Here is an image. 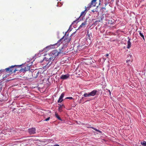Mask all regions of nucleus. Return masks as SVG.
<instances>
[{
	"mask_svg": "<svg viewBox=\"0 0 146 146\" xmlns=\"http://www.w3.org/2000/svg\"><path fill=\"white\" fill-rule=\"evenodd\" d=\"M21 66V65L12 66L9 68H6L5 70L6 72H9V73L11 72L12 73V72H15L16 71L19 70L18 69H17L16 68H15V67H19Z\"/></svg>",
	"mask_w": 146,
	"mask_h": 146,
	"instance_id": "f257e3e1",
	"label": "nucleus"
},
{
	"mask_svg": "<svg viewBox=\"0 0 146 146\" xmlns=\"http://www.w3.org/2000/svg\"><path fill=\"white\" fill-rule=\"evenodd\" d=\"M54 59H53V57H50L49 55H46V57H45L44 59V61H48V62L46 63V66L48 67L51 64L52 62H51V60H54Z\"/></svg>",
	"mask_w": 146,
	"mask_h": 146,
	"instance_id": "f03ea898",
	"label": "nucleus"
},
{
	"mask_svg": "<svg viewBox=\"0 0 146 146\" xmlns=\"http://www.w3.org/2000/svg\"><path fill=\"white\" fill-rule=\"evenodd\" d=\"M63 38H62L61 39L59 40L56 43L53 44V45H50L46 47V48L47 49H50L51 48H55L56 46L57 47L59 46L60 44V42H61V40Z\"/></svg>",
	"mask_w": 146,
	"mask_h": 146,
	"instance_id": "7ed1b4c3",
	"label": "nucleus"
},
{
	"mask_svg": "<svg viewBox=\"0 0 146 146\" xmlns=\"http://www.w3.org/2000/svg\"><path fill=\"white\" fill-rule=\"evenodd\" d=\"M59 52L56 50H53L51 52V54L52 56V57H55L56 56H58V53Z\"/></svg>",
	"mask_w": 146,
	"mask_h": 146,
	"instance_id": "20e7f679",
	"label": "nucleus"
},
{
	"mask_svg": "<svg viewBox=\"0 0 146 146\" xmlns=\"http://www.w3.org/2000/svg\"><path fill=\"white\" fill-rule=\"evenodd\" d=\"M65 35H66V34H65ZM62 38V39L61 40V42H60V44L62 42V41L63 39H64V41L66 40H67V42H69L70 41L71 38H68L69 36H68V34L67 35H66V36H63L62 38Z\"/></svg>",
	"mask_w": 146,
	"mask_h": 146,
	"instance_id": "39448f33",
	"label": "nucleus"
},
{
	"mask_svg": "<svg viewBox=\"0 0 146 146\" xmlns=\"http://www.w3.org/2000/svg\"><path fill=\"white\" fill-rule=\"evenodd\" d=\"M28 132L30 135L34 134L36 133V129L35 128H32L28 129Z\"/></svg>",
	"mask_w": 146,
	"mask_h": 146,
	"instance_id": "423d86ee",
	"label": "nucleus"
},
{
	"mask_svg": "<svg viewBox=\"0 0 146 146\" xmlns=\"http://www.w3.org/2000/svg\"><path fill=\"white\" fill-rule=\"evenodd\" d=\"M30 69V67L28 65H26L25 66V68H22L19 70L21 71L26 72V71H28Z\"/></svg>",
	"mask_w": 146,
	"mask_h": 146,
	"instance_id": "0eeeda50",
	"label": "nucleus"
},
{
	"mask_svg": "<svg viewBox=\"0 0 146 146\" xmlns=\"http://www.w3.org/2000/svg\"><path fill=\"white\" fill-rule=\"evenodd\" d=\"M39 74V71L35 70L32 73L33 76L35 78H36L38 76Z\"/></svg>",
	"mask_w": 146,
	"mask_h": 146,
	"instance_id": "6e6552de",
	"label": "nucleus"
},
{
	"mask_svg": "<svg viewBox=\"0 0 146 146\" xmlns=\"http://www.w3.org/2000/svg\"><path fill=\"white\" fill-rule=\"evenodd\" d=\"M70 77V75L68 74L66 75H62L60 77V79L63 80L67 79Z\"/></svg>",
	"mask_w": 146,
	"mask_h": 146,
	"instance_id": "1a4fd4ad",
	"label": "nucleus"
},
{
	"mask_svg": "<svg viewBox=\"0 0 146 146\" xmlns=\"http://www.w3.org/2000/svg\"><path fill=\"white\" fill-rule=\"evenodd\" d=\"M64 93H62L61 96H60L59 99L58 101V103H61L63 100V98L64 97Z\"/></svg>",
	"mask_w": 146,
	"mask_h": 146,
	"instance_id": "9d476101",
	"label": "nucleus"
},
{
	"mask_svg": "<svg viewBox=\"0 0 146 146\" xmlns=\"http://www.w3.org/2000/svg\"><path fill=\"white\" fill-rule=\"evenodd\" d=\"M97 91L96 90H94L91 92H90V96H94L97 93Z\"/></svg>",
	"mask_w": 146,
	"mask_h": 146,
	"instance_id": "9b49d317",
	"label": "nucleus"
},
{
	"mask_svg": "<svg viewBox=\"0 0 146 146\" xmlns=\"http://www.w3.org/2000/svg\"><path fill=\"white\" fill-rule=\"evenodd\" d=\"M86 25V22L85 21L82 23L81 25L80 26L78 29H81V28H84L85 27V25Z\"/></svg>",
	"mask_w": 146,
	"mask_h": 146,
	"instance_id": "f8f14e48",
	"label": "nucleus"
},
{
	"mask_svg": "<svg viewBox=\"0 0 146 146\" xmlns=\"http://www.w3.org/2000/svg\"><path fill=\"white\" fill-rule=\"evenodd\" d=\"M128 40L127 42V48L128 49L129 48H130L131 46V42H130V38H129L128 37Z\"/></svg>",
	"mask_w": 146,
	"mask_h": 146,
	"instance_id": "ddd939ff",
	"label": "nucleus"
},
{
	"mask_svg": "<svg viewBox=\"0 0 146 146\" xmlns=\"http://www.w3.org/2000/svg\"><path fill=\"white\" fill-rule=\"evenodd\" d=\"M55 117L59 120L61 121L62 119L59 116L58 114L56 113H55Z\"/></svg>",
	"mask_w": 146,
	"mask_h": 146,
	"instance_id": "4468645a",
	"label": "nucleus"
},
{
	"mask_svg": "<svg viewBox=\"0 0 146 146\" xmlns=\"http://www.w3.org/2000/svg\"><path fill=\"white\" fill-rule=\"evenodd\" d=\"M127 56H128V57H127V60H126V62L127 63L130 61V58H129V57H130V58H131L132 56L131 55H129V56L128 55Z\"/></svg>",
	"mask_w": 146,
	"mask_h": 146,
	"instance_id": "2eb2a0df",
	"label": "nucleus"
},
{
	"mask_svg": "<svg viewBox=\"0 0 146 146\" xmlns=\"http://www.w3.org/2000/svg\"><path fill=\"white\" fill-rule=\"evenodd\" d=\"M91 127V128H92V129H94V130H95V131H97L98 132H99L100 133H102V132L101 131H100V130H98V129H96V128H94V127Z\"/></svg>",
	"mask_w": 146,
	"mask_h": 146,
	"instance_id": "dca6fc26",
	"label": "nucleus"
},
{
	"mask_svg": "<svg viewBox=\"0 0 146 146\" xmlns=\"http://www.w3.org/2000/svg\"><path fill=\"white\" fill-rule=\"evenodd\" d=\"M139 32L140 35L143 38V40H145L144 36L143 35V33H141V31H139Z\"/></svg>",
	"mask_w": 146,
	"mask_h": 146,
	"instance_id": "f3484780",
	"label": "nucleus"
},
{
	"mask_svg": "<svg viewBox=\"0 0 146 146\" xmlns=\"http://www.w3.org/2000/svg\"><path fill=\"white\" fill-rule=\"evenodd\" d=\"M84 97H89L90 96V93H85L84 94Z\"/></svg>",
	"mask_w": 146,
	"mask_h": 146,
	"instance_id": "a211bd4d",
	"label": "nucleus"
},
{
	"mask_svg": "<svg viewBox=\"0 0 146 146\" xmlns=\"http://www.w3.org/2000/svg\"><path fill=\"white\" fill-rule=\"evenodd\" d=\"M58 105H60V107H59L58 108V110L60 112H61L62 110V106L60 105L59 104Z\"/></svg>",
	"mask_w": 146,
	"mask_h": 146,
	"instance_id": "6ab92c4d",
	"label": "nucleus"
},
{
	"mask_svg": "<svg viewBox=\"0 0 146 146\" xmlns=\"http://www.w3.org/2000/svg\"><path fill=\"white\" fill-rule=\"evenodd\" d=\"M141 144L143 146H146V141H144L141 143Z\"/></svg>",
	"mask_w": 146,
	"mask_h": 146,
	"instance_id": "aec40b11",
	"label": "nucleus"
},
{
	"mask_svg": "<svg viewBox=\"0 0 146 146\" xmlns=\"http://www.w3.org/2000/svg\"><path fill=\"white\" fill-rule=\"evenodd\" d=\"M87 38H88V39H90V35L88 34V33H87Z\"/></svg>",
	"mask_w": 146,
	"mask_h": 146,
	"instance_id": "412c9836",
	"label": "nucleus"
},
{
	"mask_svg": "<svg viewBox=\"0 0 146 146\" xmlns=\"http://www.w3.org/2000/svg\"><path fill=\"white\" fill-rule=\"evenodd\" d=\"M96 0H92L91 1V5H93V3H94L96 2Z\"/></svg>",
	"mask_w": 146,
	"mask_h": 146,
	"instance_id": "4be33fe9",
	"label": "nucleus"
},
{
	"mask_svg": "<svg viewBox=\"0 0 146 146\" xmlns=\"http://www.w3.org/2000/svg\"><path fill=\"white\" fill-rule=\"evenodd\" d=\"M4 71V70H0V75H1L2 74L3 72Z\"/></svg>",
	"mask_w": 146,
	"mask_h": 146,
	"instance_id": "5701e85b",
	"label": "nucleus"
},
{
	"mask_svg": "<svg viewBox=\"0 0 146 146\" xmlns=\"http://www.w3.org/2000/svg\"><path fill=\"white\" fill-rule=\"evenodd\" d=\"M9 76V75H5V74H3V77L4 78L5 77H8Z\"/></svg>",
	"mask_w": 146,
	"mask_h": 146,
	"instance_id": "b1692460",
	"label": "nucleus"
},
{
	"mask_svg": "<svg viewBox=\"0 0 146 146\" xmlns=\"http://www.w3.org/2000/svg\"><path fill=\"white\" fill-rule=\"evenodd\" d=\"M66 99H69L70 100L73 99V98L72 97H67L66 98Z\"/></svg>",
	"mask_w": 146,
	"mask_h": 146,
	"instance_id": "393cba45",
	"label": "nucleus"
},
{
	"mask_svg": "<svg viewBox=\"0 0 146 146\" xmlns=\"http://www.w3.org/2000/svg\"><path fill=\"white\" fill-rule=\"evenodd\" d=\"M50 117H49L48 118H46V119H45L44 120V121H48L50 119Z\"/></svg>",
	"mask_w": 146,
	"mask_h": 146,
	"instance_id": "a878e982",
	"label": "nucleus"
},
{
	"mask_svg": "<svg viewBox=\"0 0 146 146\" xmlns=\"http://www.w3.org/2000/svg\"><path fill=\"white\" fill-rule=\"evenodd\" d=\"M84 13V11H83L81 13V15H80L81 16V15H83V14Z\"/></svg>",
	"mask_w": 146,
	"mask_h": 146,
	"instance_id": "bb28decb",
	"label": "nucleus"
},
{
	"mask_svg": "<svg viewBox=\"0 0 146 146\" xmlns=\"http://www.w3.org/2000/svg\"><path fill=\"white\" fill-rule=\"evenodd\" d=\"M109 54H106V55H105V56L106 57H108L109 56Z\"/></svg>",
	"mask_w": 146,
	"mask_h": 146,
	"instance_id": "cd10ccee",
	"label": "nucleus"
},
{
	"mask_svg": "<svg viewBox=\"0 0 146 146\" xmlns=\"http://www.w3.org/2000/svg\"><path fill=\"white\" fill-rule=\"evenodd\" d=\"M54 146H59V145L58 144H55L54 145Z\"/></svg>",
	"mask_w": 146,
	"mask_h": 146,
	"instance_id": "c85d7f7f",
	"label": "nucleus"
},
{
	"mask_svg": "<svg viewBox=\"0 0 146 146\" xmlns=\"http://www.w3.org/2000/svg\"><path fill=\"white\" fill-rule=\"evenodd\" d=\"M108 92H109V93H110V95H111V92H110V90H108Z\"/></svg>",
	"mask_w": 146,
	"mask_h": 146,
	"instance_id": "c756f323",
	"label": "nucleus"
},
{
	"mask_svg": "<svg viewBox=\"0 0 146 146\" xmlns=\"http://www.w3.org/2000/svg\"><path fill=\"white\" fill-rule=\"evenodd\" d=\"M100 21H96L95 22H99Z\"/></svg>",
	"mask_w": 146,
	"mask_h": 146,
	"instance_id": "7c9ffc66",
	"label": "nucleus"
},
{
	"mask_svg": "<svg viewBox=\"0 0 146 146\" xmlns=\"http://www.w3.org/2000/svg\"><path fill=\"white\" fill-rule=\"evenodd\" d=\"M61 0H60V1H61Z\"/></svg>",
	"mask_w": 146,
	"mask_h": 146,
	"instance_id": "2f4dec72",
	"label": "nucleus"
}]
</instances>
